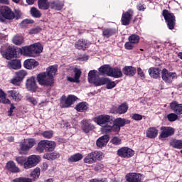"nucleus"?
<instances>
[{
  "instance_id": "nucleus-31",
  "label": "nucleus",
  "mask_w": 182,
  "mask_h": 182,
  "mask_svg": "<svg viewBox=\"0 0 182 182\" xmlns=\"http://www.w3.org/2000/svg\"><path fill=\"white\" fill-rule=\"evenodd\" d=\"M109 76L112 77L119 78L123 76V73H122V70L117 68H111V71L109 73Z\"/></svg>"
},
{
  "instance_id": "nucleus-29",
  "label": "nucleus",
  "mask_w": 182,
  "mask_h": 182,
  "mask_svg": "<svg viewBox=\"0 0 182 182\" xmlns=\"http://www.w3.org/2000/svg\"><path fill=\"white\" fill-rule=\"evenodd\" d=\"M56 72H58V65H50L46 69V75L50 77L53 79V77L56 75Z\"/></svg>"
},
{
  "instance_id": "nucleus-53",
  "label": "nucleus",
  "mask_w": 182,
  "mask_h": 182,
  "mask_svg": "<svg viewBox=\"0 0 182 182\" xmlns=\"http://www.w3.org/2000/svg\"><path fill=\"white\" fill-rule=\"evenodd\" d=\"M42 31V28L39 26L32 28L29 30V35H36L39 33V32Z\"/></svg>"
},
{
  "instance_id": "nucleus-34",
  "label": "nucleus",
  "mask_w": 182,
  "mask_h": 182,
  "mask_svg": "<svg viewBox=\"0 0 182 182\" xmlns=\"http://www.w3.org/2000/svg\"><path fill=\"white\" fill-rule=\"evenodd\" d=\"M38 6L39 9L46 11L47 9H49V7H50V3H49L48 0H38Z\"/></svg>"
},
{
  "instance_id": "nucleus-56",
  "label": "nucleus",
  "mask_w": 182,
  "mask_h": 182,
  "mask_svg": "<svg viewBox=\"0 0 182 182\" xmlns=\"http://www.w3.org/2000/svg\"><path fill=\"white\" fill-rule=\"evenodd\" d=\"M13 182H32V178L20 177L14 179Z\"/></svg>"
},
{
  "instance_id": "nucleus-59",
  "label": "nucleus",
  "mask_w": 182,
  "mask_h": 182,
  "mask_svg": "<svg viewBox=\"0 0 182 182\" xmlns=\"http://www.w3.org/2000/svg\"><path fill=\"white\" fill-rule=\"evenodd\" d=\"M111 143L114 144V146H119V144H122V139L117 136H115L111 139Z\"/></svg>"
},
{
  "instance_id": "nucleus-35",
  "label": "nucleus",
  "mask_w": 182,
  "mask_h": 182,
  "mask_svg": "<svg viewBox=\"0 0 182 182\" xmlns=\"http://www.w3.org/2000/svg\"><path fill=\"white\" fill-rule=\"evenodd\" d=\"M117 33V30L116 28H105L102 31V36L104 38H110V36H113Z\"/></svg>"
},
{
  "instance_id": "nucleus-22",
  "label": "nucleus",
  "mask_w": 182,
  "mask_h": 182,
  "mask_svg": "<svg viewBox=\"0 0 182 182\" xmlns=\"http://www.w3.org/2000/svg\"><path fill=\"white\" fill-rule=\"evenodd\" d=\"M74 73H75V77H68L67 80L68 82H71L73 83H79L80 81L79 79H80V76L82 75V71L77 68L74 69Z\"/></svg>"
},
{
  "instance_id": "nucleus-41",
  "label": "nucleus",
  "mask_w": 182,
  "mask_h": 182,
  "mask_svg": "<svg viewBox=\"0 0 182 182\" xmlns=\"http://www.w3.org/2000/svg\"><path fill=\"white\" fill-rule=\"evenodd\" d=\"M0 103H3L4 105L11 104V100L6 98V94L1 89H0Z\"/></svg>"
},
{
  "instance_id": "nucleus-2",
  "label": "nucleus",
  "mask_w": 182,
  "mask_h": 182,
  "mask_svg": "<svg viewBox=\"0 0 182 182\" xmlns=\"http://www.w3.org/2000/svg\"><path fill=\"white\" fill-rule=\"evenodd\" d=\"M55 149H56L55 141L41 140L37 145L36 151L38 153H43L44 151H53Z\"/></svg>"
},
{
  "instance_id": "nucleus-1",
  "label": "nucleus",
  "mask_w": 182,
  "mask_h": 182,
  "mask_svg": "<svg viewBox=\"0 0 182 182\" xmlns=\"http://www.w3.org/2000/svg\"><path fill=\"white\" fill-rule=\"evenodd\" d=\"M112 117L108 114H101L94 118L95 123H97L98 126H101L102 132L109 134L112 133V131H116L119 129V127L116 125L112 126Z\"/></svg>"
},
{
  "instance_id": "nucleus-3",
  "label": "nucleus",
  "mask_w": 182,
  "mask_h": 182,
  "mask_svg": "<svg viewBox=\"0 0 182 182\" xmlns=\"http://www.w3.org/2000/svg\"><path fill=\"white\" fill-rule=\"evenodd\" d=\"M88 82L93 83L95 86H103V85H106V78L99 77L97 70H93L88 73Z\"/></svg>"
},
{
  "instance_id": "nucleus-30",
  "label": "nucleus",
  "mask_w": 182,
  "mask_h": 182,
  "mask_svg": "<svg viewBox=\"0 0 182 182\" xmlns=\"http://www.w3.org/2000/svg\"><path fill=\"white\" fill-rule=\"evenodd\" d=\"M136 72H137V70L134 67L127 66L123 68V73L127 76H134Z\"/></svg>"
},
{
  "instance_id": "nucleus-19",
  "label": "nucleus",
  "mask_w": 182,
  "mask_h": 182,
  "mask_svg": "<svg viewBox=\"0 0 182 182\" xmlns=\"http://www.w3.org/2000/svg\"><path fill=\"white\" fill-rule=\"evenodd\" d=\"M9 97H11L14 102H21L22 100V95L19 93V91L16 90H11L7 91Z\"/></svg>"
},
{
  "instance_id": "nucleus-8",
  "label": "nucleus",
  "mask_w": 182,
  "mask_h": 182,
  "mask_svg": "<svg viewBox=\"0 0 182 182\" xmlns=\"http://www.w3.org/2000/svg\"><path fill=\"white\" fill-rule=\"evenodd\" d=\"M162 15L167 23V26L168 29L173 31L174 29V26H176V16L173 13H170L168 10H164L162 12Z\"/></svg>"
},
{
  "instance_id": "nucleus-4",
  "label": "nucleus",
  "mask_w": 182,
  "mask_h": 182,
  "mask_svg": "<svg viewBox=\"0 0 182 182\" xmlns=\"http://www.w3.org/2000/svg\"><path fill=\"white\" fill-rule=\"evenodd\" d=\"M36 144L35 139H26L21 141L20 149L18 150L20 154H26L27 151H29L33 147V145Z\"/></svg>"
},
{
  "instance_id": "nucleus-64",
  "label": "nucleus",
  "mask_w": 182,
  "mask_h": 182,
  "mask_svg": "<svg viewBox=\"0 0 182 182\" xmlns=\"http://www.w3.org/2000/svg\"><path fill=\"white\" fill-rule=\"evenodd\" d=\"M90 182H107L106 179H92Z\"/></svg>"
},
{
  "instance_id": "nucleus-42",
  "label": "nucleus",
  "mask_w": 182,
  "mask_h": 182,
  "mask_svg": "<svg viewBox=\"0 0 182 182\" xmlns=\"http://www.w3.org/2000/svg\"><path fill=\"white\" fill-rule=\"evenodd\" d=\"M21 52L22 55H23L24 56H30L31 58H33L32 50L31 48V46L23 47L21 49Z\"/></svg>"
},
{
  "instance_id": "nucleus-33",
  "label": "nucleus",
  "mask_w": 182,
  "mask_h": 182,
  "mask_svg": "<svg viewBox=\"0 0 182 182\" xmlns=\"http://www.w3.org/2000/svg\"><path fill=\"white\" fill-rule=\"evenodd\" d=\"M9 66L11 69H14V70H17V69H21L22 68V64L21 63L20 60H13L9 62Z\"/></svg>"
},
{
  "instance_id": "nucleus-26",
  "label": "nucleus",
  "mask_w": 182,
  "mask_h": 182,
  "mask_svg": "<svg viewBox=\"0 0 182 182\" xmlns=\"http://www.w3.org/2000/svg\"><path fill=\"white\" fill-rule=\"evenodd\" d=\"M170 107L176 114H182V104H178L176 101H173L170 104Z\"/></svg>"
},
{
  "instance_id": "nucleus-46",
  "label": "nucleus",
  "mask_w": 182,
  "mask_h": 182,
  "mask_svg": "<svg viewBox=\"0 0 182 182\" xmlns=\"http://www.w3.org/2000/svg\"><path fill=\"white\" fill-rule=\"evenodd\" d=\"M30 14L33 18H41L42 13L36 7H32L30 10Z\"/></svg>"
},
{
  "instance_id": "nucleus-28",
  "label": "nucleus",
  "mask_w": 182,
  "mask_h": 182,
  "mask_svg": "<svg viewBox=\"0 0 182 182\" xmlns=\"http://www.w3.org/2000/svg\"><path fill=\"white\" fill-rule=\"evenodd\" d=\"M59 157H60L59 152L53 151L44 154L43 159H45L46 160H56V159H59Z\"/></svg>"
},
{
  "instance_id": "nucleus-36",
  "label": "nucleus",
  "mask_w": 182,
  "mask_h": 182,
  "mask_svg": "<svg viewBox=\"0 0 182 182\" xmlns=\"http://www.w3.org/2000/svg\"><path fill=\"white\" fill-rule=\"evenodd\" d=\"M149 74L151 77L157 79L158 77H160V70L158 68H150L149 69Z\"/></svg>"
},
{
  "instance_id": "nucleus-32",
  "label": "nucleus",
  "mask_w": 182,
  "mask_h": 182,
  "mask_svg": "<svg viewBox=\"0 0 182 182\" xmlns=\"http://www.w3.org/2000/svg\"><path fill=\"white\" fill-rule=\"evenodd\" d=\"M111 70H112V67H110V65H102L99 68L100 75H107V76H110Z\"/></svg>"
},
{
  "instance_id": "nucleus-43",
  "label": "nucleus",
  "mask_w": 182,
  "mask_h": 182,
  "mask_svg": "<svg viewBox=\"0 0 182 182\" xmlns=\"http://www.w3.org/2000/svg\"><path fill=\"white\" fill-rule=\"evenodd\" d=\"M39 176H41V168L36 167L34 168L30 173V177L35 180H38L39 178Z\"/></svg>"
},
{
  "instance_id": "nucleus-39",
  "label": "nucleus",
  "mask_w": 182,
  "mask_h": 182,
  "mask_svg": "<svg viewBox=\"0 0 182 182\" xmlns=\"http://www.w3.org/2000/svg\"><path fill=\"white\" fill-rule=\"evenodd\" d=\"M82 129L85 133H89L92 130V124L89 120H83L82 122Z\"/></svg>"
},
{
  "instance_id": "nucleus-62",
  "label": "nucleus",
  "mask_w": 182,
  "mask_h": 182,
  "mask_svg": "<svg viewBox=\"0 0 182 182\" xmlns=\"http://www.w3.org/2000/svg\"><path fill=\"white\" fill-rule=\"evenodd\" d=\"M49 167V164L47 162H43L41 165V170L42 171H46Z\"/></svg>"
},
{
  "instance_id": "nucleus-50",
  "label": "nucleus",
  "mask_w": 182,
  "mask_h": 182,
  "mask_svg": "<svg viewBox=\"0 0 182 182\" xmlns=\"http://www.w3.org/2000/svg\"><path fill=\"white\" fill-rule=\"evenodd\" d=\"M92 154L94 156V159H95V161H97V160H102L105 157V154L102 153V151H95L92 152Z\"/></svg>"
},
{
  "instance_id": "nucleus-38",
  "label": "nucleus",
  "mask_w": 182,
  "mask_h": 182,
  "mask_svg": "<svg viewBox=\"0 0 182 182\" xmlns=\"http://www.w3.org/2000/svg\"><path fill=\"white\" fill-rule=\"evenodd\" d=\"M75 109L77 112H86V110L89 109V105L87 104L86 102H82L77 104L75 107Z\"/></svg>"
},
{
  "instance_id": "nucleus-18",
  "label": "nucleus",
  "mask_w": 182,
  "mask_h": 182,
  "mask_svg": "<svg viewBox=\"0 0 182 182\" xmlns=\"http://www.w3.org/2000/svg\"><path fill=\"white\" fill-rule=\"evenodd\" d=\"M143 175L139 173H130L127 176V181L128 182H142Z\"/></svg>"
},
{
  "instance_id": "nucleus-23",
  "label": "nucleus",
  "mask_w": 182,
  "mask_h": 182,
  "mask_svg": "<svg viewBox=\"0 0 182 182\" xmlns=\"http://www.w3.org/2000/svg\"><path fill=\"white\" fill-rule=\"evenodd\" d=\"M90 43L86 40H79L75 43L76 49L85 50L87 48H89Z\"/></svg>"
},
{
  "instance_id": "nucleus-25",
  "label": "nucleus",
  "mask_w": 182,
  "mask_h": 182,
  "mask_svg": "<svg viewBox=\"0 0 182 182\" xmlns=\"http://www.w3.org/2000/svg\"><path fill=\"white\" fill-rule=\"evenodd\" d=\"M107 143H109V136L107 135H103L97 140L96 145L97 147L102 149V147H105Z\"/></svg>"
},
{
  "instance_id": "nucleus-9",
  "label": "nucleus",
  "mask_w": 182,
  "mask_h": 182,
  "mask_svg": "<svg viewBox=\"0 0 182 182\" xmlns=\"http://www.w3.org/2000/svg\"><path fill=\"white\" fill-rule=\"evenodd\" d=\"M1 53L3 56H5L6 59H12L16 56V49L11 47V46H8V44H5L1 46Z\"/></svg>"
},
{
  "instance_id": "nucleus-17",
  "label": "nucleus",
  "mask_w": 182,
  "mask_h": 182,
  "mask_svg": "<svg viewBox=\"0 0 182 182\" xmlns=\"http://www.w3.org/2000/svg\"><path fill=\"white\" fill-rule=\"evenodd\" d=\"M26 87L30 92H36L38 85H36V80H35V77H31L27 80Z\"/></svg>"
},
{
  "instance_id": "nucleus-16",
  "label": "nucleus",
  "mask_w": 182,
  "mask_h": 182,
  "mask_svg": "<svg viewBox=\"0 0 182 182\" xmlns=\"http://www.w3.org/2000/svg\"><path fill=\"white\" fill-rule=\"evenodd\" d=\"M30 46L33 58H36V56L40 53H42V51L43 50V46H42V44L39 43L32 44Z\"/></svg>"
},
{
  "instance_id": "nucleus-20",
  "label": "nucleus",
  "mask_w": 182,
  "mask_h": 182,
  "mask_svg": "<svg viewBox=\"0 0 182 182\" xmlns=\"http://www.w3.org/2000/svg\"><path fill=\"white\" fill-rule=\"evenodd\" d=\"M6 169L11 173H19L21 171V168L16 166V164L13 161H9L6 164Z\"/></svg>"
},
{
  "instance_id": "nucleus-13",
  "label": "nucleus",
  "mask_w": 182,
  "mask_h": 182,
  "mask_svg": "<svg viewBox=\"0 0 182 182\" xmlns=\"http://www.w3.org/2000/svg\"><path fill=\"white\" fill-rule=\"evenodd\" d=\"M117 154L119 157L130 159L134 156V151L129 147H122L117 151Z\"/></svg>"
},
{
  "instance_id": "nucleus-24",
  "label": "nucleus",
  "mask_w": 182,
  "mask_h": 182,
  "mask_svg": "<svg viewBox=\"0 0 182 182\" xmlns=\"http://www.w3.org/2000/svg\"><path fill=\"white\" fill-rule=\"evenodd\" d=\"M63 6H65V4L63 1H60L59 0L50 2V8L51 9H55V11H60L63 9Z\"/></svg>"
},
{
  "instance_id": "nucleus-60",
  "label": "nucleus",
  "mask_w": 182,
  "mask_h": 182,
  "mask_svg": "<svg viewBox=\"0 0 182 182\" xmlns=\"http://www.w3.org/2000/svg\"><path fill=\"white\" fill-rule=\"evenodd\" d=\"M124 48L125 49H127V50H132V49L134 48V44H133V43H132L131 41L127 42L124 44Z\"/></svg>"
},
{
  "instance_id": "nucleus-14",
  "label": "nucleus",
  "mask_w": 182,
  "mask_h": 182,
  "mask_svg": "<svg viewBox=\"0 0 182 182\" xmlns=\"http://www.w3.org/2000/svg\"><path fill=\"white\" fill-rule=\"evenodd\" d=\"M129 123H130V121L126 120V119L117 118L114 120V122L113 121V119H112V127H114V126H117V127H118V129L115 131L112 130L111 131V133H119V132H120V127H123L124 124H129Z\"/></svg>"
},
{
  "instance_id": "nucleus-54",
  "label": "nucleus",
  "mask_w": 182,
  "mask_h": 182,
  "mask_svg": "<svg viewBox=\"0 0 182 182\" xmlns=\"http://www.w3.org/2000/svg\"><path fill=\"white\" fill-rule=\"evenodd\" d=\"M26 99L27 102H28L29 103H31V105H33V106H36V105H38V100L35 97L31 95H27L26 97Z\"/></svg>"
},
{
  "instance_id": "nucleus-45",
  "label": "nucleus",
  "mask_w": 182,
  "mask_h": 182,
  "mask_svg": "<svg viewBox=\"0 0 182 182\" xmlns=\"http://www.w3.org/2000/svg\"><path fill=\"white\" fill-rule=\"evenodd\" d=\"M84 161L87 164H93V163H96V159H95L93 152L88 154V155L84 159Z\"/></svg>"
},
{
  "instance_id": "nucleus-21",
  "label": "nucleus",
  "mask_w": 182,
  "mask_h": 182,
  "mask_svg": "<svg viewBox=\"0 0 182 182\" xmlns=\"http://www.w3.org/2000/svg\"><path fill=\"white\" fill-rule=\"evenodd\" d=\"M39 65V63L35 59H27L23 63V66L26 69H35L36 66Z\"/></svg>"
},
{
  "instance_id": "nucleus-47",
  "label": "nucleus",
  "mask_w": 182,
  "mask_h": 182,
  "mask_svg": "<svg viewBox=\"0 0 182 182\" xmlns=\"http://www.w3.org/2000/svg\"><path fill=\"white\" fill-rule=\"evenodd\" d=\"M170 146L174 149H182V140L173 139L170 142Z\"/></svg>"
},
{
  "instance_id": "nucleus-51",
  "label": "nucleus",
  "mask_w": 182,
  "mask_h": 182,
  "mask_svg": "<svg viewBox=\"0 0 182 182\" xmlns=\"http://www.w3.org/2000/svg\"><path fill=\"white\" fill-rule=\"evenodd\" d=\"M26 75H28V73H26V71L23 70H21L18 72L16 73V76L21 80V81L23 80V79L25 78V77L26 76Z\"/></svg>"
},
{
  "instance_id": "nucleus-57",
  "label": "nucleus",
  "mask_w": 182,
  "mask_h": 182,
  "mask_svg": "<svg viewBox=\"0 0 182 182\" xmlns=\"http://www.w3.org/2000/svg\"><path fill=\"white\" fill-rule=\"evenodd\" d=\"M167 119L169 122H176L178 119V116L176 114L171 113L167 115Z\"/></svg>"
},
{
  "instance_id": "nucleus-61",
  "label": "nucleus",
  "mask_w": 182,
  "mask_h": 182,
  "mask_svg": "<svg viewBox=\"0 0 182 182\" xmlns=\"http://www.w3.org/2000/svg\"><path fill=\"white\" fill-rule=\"evenodd\" d=\"M132 119H133V120L139 121L143 119V116H141L140 114H134Z\"/></svg>"
},
{
  "instance_id": "nucleus-37",
  "label": "nucleus",
  "mask_w": 182,
  "mask_h": 182,
  "mask_svg": "<svg viewBox=\"0 0 182 182\" xmlns=\"http://www.w3.org/2000/svg\"><path fill=\"white\" fill-rule=\"evenodd\" d=\"M83 159V155L80 153L75 154L68 158V163H76Z\"/></svg>"
},
{
  "instance_id": "nucleus-40",
  "label": "nucleus",
  "mask_w": 182,
  "mask_h": 182,
  "mask_svg": "<svg viewBox=\"0 0 182 182\" xmlns=\"http://www.w3.org/2000/svg\"><path fill=\"white\" fill-rule=\"evenodd\" d=\"M127 110H129V106H127V104H122L118 106L115 112L118 113V114H124V113H127Z\"/></svg>"
},
{
  "instance_id": "nucleus-15",
  "label": "nucleus",
  "mask_w": 182,
  "mask_h": 182,
  "mask_svg": "<svg viewBox=\"0 0 182 182\" xmlns=\"http://www.w3.org/2000/svg\"><path fill=\"white\" fill-rule=\"evenodd\" d=\"M133 15H134V12L132 9L123 13L121 18L122 24L125 26L129 25L133 18Z\"/></svg>"
},
{
  "instance_id": "nucleus-12",
  "label": "nucleus",
  "mask_w": 182,
  "mask_h": 182,
  "mask_svg": "<svg viewBox=\"0 0 182 182\" xmlns=\"http://www.w3.org/2000/svg\"><path fill=\"white\" fill-rule=\"evenodd\" d=\"M162 80L166 83H173V80L177 79V74L176 73L168 72V70L164 68L161 71Z\"/></svg>"
},
{
  "instance_id": "nucleus-55",
  "label": "nucleus",
  "mask_w": 182,
  "mask_h": 182,
  "mask_svg": "<svg viewBox=\"0 0 182 182\" xmlns=\"http://www.w3.org/2000/svg\"><path fill=\"white\" fill-rule=\"evenodd\" d=\"M41 134L45 139H52L53 137V131H45Z\"/></svg>"
},
{
  "instance_id": "nucleus-10",
  "label": "nucleus",
  "mask_w": 182,
  "mask_h": 182,
  "mask_svg": "<svg viewBox=\"0 0 182 182\" xmlns=\"http://www.w3.org/2000/svg\"><path fill=\"white\" fill-rule=\"evenodd\" d=\"M77 99V97L73 95H70L68 97L63 95L60 98V106L64 109L70 107V106H72V105L76 102Z\"/></svg>"
},
{
  "instance_id": "nucleus-44",
  "label": "nucleus",
  "mask_w": 182,
  "mask_h": 182,
  "mask_svg": "<svg viewBox=\"0 0 182 182\" xmlns=\"http://www.w3.org/2000/svg\"><path fill=\"white\" fill-rule=\"evenodd\" d=\"M12 41H13V43H14V45H17V46L22 45V43H23L24 42L23 36L17 34L14 36Z\"/></svg>"
},
{
  "instance_id": "nucleus-27",
  "label": "nucleus",
  "mask_w": 182,
  "mask_h": 182,
  "mask_svg": "<svg viewBox=\"0 0 182 182\" xmlns=\"http://www.w3.org/2000/svg\"><path fill=\"white\" fill-rule=\"evenodd\" d=\"M159 134V130L156 127H150L146 132V136L148 139H156Z\"/></svg>"
},
{
  "instance_id": "nucleus-7",
  "label": "nucleus",
  "mask_w": 182,
  "mask_h": 182,
  "mask_svg": "<svg viewBox=\"0 0 182 182\" xmlns=\"http://www.w3.org/2000/svg\"><path fill=\"white\" fill-rule=\"evenodd\" d=\"M37 80L41 86H52L54 80L50 77L46 72L41 73L37 75Z\"/></svg>"
},
{
  "instance_id": "nucleus-49",
  "label": "nucleus",
  "mask_w": 182,
  "mask_h": 182,
  "mask_svg": "<svg viewBox=\"0 0 182 182\" xmlns=\"http://www.w3.org/2000/svg\"><path fill=\"white\" fill-rule=\"evenodd\" d=\"M15 161L19 164V166H23V168H25V163H26V157L16 156Z\"/></svg>"
},
{
  "instance_id": "nucleus-11",
  "label": "nucleus",
  "mask_w": 182,
  "mask_h": 182,
  "mask_svg": "<svg viewBox=\"0 0 182 182\" xmlns=\"http://www.w3.org/2000/svg\"><path fill=\"white\" fill-rule=\"evenodd\" d=\"M174 128L171 127H161V132L159 136V140H167L168 137H171V136H173V134H174Z\"/></svg>"
},
{
  "instance_id": "nucleus-63",
  "label": "nucleus",
  "mask_w": 182,
  "mask_h": 182,
  "mask_svg": "<svg viewBox=\"0 0 182 182\" xmlns=\"http://www.w3.org/2000/svg\"><path fill=\"white\" fill-rule=\"evenodd\" d=\"M137 74L141 77H144V73L143 72V70H141L140 68H137Z\"/></svg>"
},
{
  "instance_id": "nucleus-6",
  "label": "nucleus",
  "mask_w": 182,
  "mask_h": 182,
  "mask_svg": "<svg viewBox=\"0 0 182 182\" xmlns=\"http://www.w3.org/2000/svg\"><path fill=\"white\" fill-rule=\"evenodd\" d=\"M5 19L8 21H12L15 19V13L12 11V9L8 6H3L0 14V21L5 22Z\"/></svg>"
},
{
  "instance_id": "nucleus-5",
  "label": "nucleus",
  "mask_w": 182,
  "mask_h": 182,
  "mask_svg": "<svg viewBox=\"0 0 182 182\" xmlns=\"http://www.w3.org/2000/svg\"><path fill=\"white\" fill-rule=\"evenodd\" d=\"M39 163H41V156H39V155L29 156L24 163V168L25 170L33 168V167H36Z\"/></svg>"
},
{
  "instance_id": "nucleus-52",
  "label": "nucleus",
  "mask_w": 182,
  "mask_h": 182,
  "mask_svg": "<svg viewBox=\"0 0 182 182\" xmlns=\"http://www.w3.org/2000/svg\"><path fill=\"white\" fill-rule=\"evenodd\" d=\"M105 85H107V89H113L116 87V82L114 81H111L110 79L106 78Z\"/></svg>"
},
{
  "instance_id": "nucleus-48",
  "label": "nucleus",
  "mask_w": 182,
  "mask_h": 182,
  "mask_svg": "<svg viewBox=\"0 0 182 182\" xmlns=\"http://www.w3.org/2000/svg\"><path fill=\"white\" fill-rule=\"evenodd\" d=\"M128 41L134 45H137L140 41V37L138 35L132 34L129 37Z\"/></svg>"
},
{
  "instance_id": "nucleus-58",
  "label": "nucleus",
  "mask_w": 182,
  "mask_h": 182,
  "mask_svg": "<svg viewBox=\"0 0 182 182\" xmlns=\"http://www.w3.org/2000/svg\"><path fill=\"white\" fill-rule=\"evenodd\" d=\"M22 80L20 78L17 77L16 75L15 77L11 80V83H12V85H14V86H19Z\"/></svg>"
}]
</instances>
